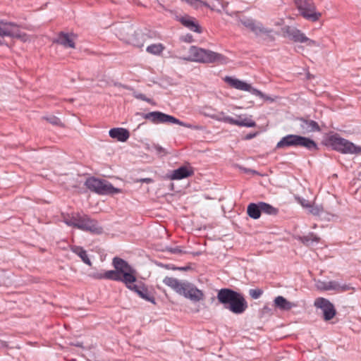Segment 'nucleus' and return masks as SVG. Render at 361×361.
<instances>
[{"instance_id":"nucleus-1","label":"nucleus","mask_w":361,"mask_h":361,"mask_svg":"<svg viewBox=\"0 0 361 361\" xmlns=\"http://www.w3.org/2000/svg\"><path fill=\"white\" fill-rule=\"evenodd\" d=\"M163 283L172 288L178 294L184 296L193 302H197L204 300L203 292L198 289L193 283L188 281H180L176 278L166 276Z\"/></svg>"},{"instance_id":"nucleus-2","label":"nucleus","mask_w":361,"mask_h":361,"mask_svg":"<svg viewBox=\"0 0 361 361\" xmlns=\"http://www.w3.org/2000/svg\"><path fill=\"white\" fill-rule=\"evenodd\" d=\"M114 270H109L108 275L113 277L114 281H120L124 284L137 282L136 271L128 262L118 257L112 259Z\"/></svg>"},{"instance_id":"nucleus-3","label":"nucleus","mask_w":361,"mask_h":361,"mask_svg":"<svg viewBox=\"0 0 361 361\" xmlns=\"http://www.w3.org/2000/svg\"><path fill=\"white\" fill-rule=\"evenodd\" d=\"M184 59L203 63H216L218 64H226L228 62V59L225 56L195 46H192L190 48L189 56Z\"/></svg>"},{"instance_id":"nucleus-4","label":"nucleus","mask_w":361,"mask_h":361,"mask_svg":"<svg viewBox=\"0 0 361 361\" xmlns=\"http://www.w3.org/2000/svg\"><path fill=\"white\" fill-rule=\"evenodd\" d=\"M302 147L314 152L318 150L317 144L312 139L300 135L289 134L283 137L276 144V149Z\"/></svg>"},{"instance_id":"nucleus-5","label":"nucleus","mask_w":361,"mask_h":361,"mask_svg":"<svg viewBox=\"0 0 361 361\" xmlns=\"http://www.w3.org/2000/svg\"><path fill=\"white\" fill-rule=\"evenodd\" d=\"M327 145L333 149L343 154H359L361 152V147L356 146L348 140L342 138L338 134L330 135L326 139Z\"/></svg>"},{"instance_id":"nucleus-6","label":"nucleus","mask_w":361,"mask_h":361,"mask_svg":"<svg viewBox=\"0 0 361 361\" xmlns=\"http://www.w3.org/2000/svg\"><path fill=\"white\" fill-rule=\"evenodd\" d=\"M295 4L300 14L306 20L317 22L322 16V13L317 11V7L313 0H294Z\"/></svg>"},{"instance_id":"nucleus-7","label":"nucleus","mask_w":361,"mask_h":361,"mask_svg":"<svg viewBox=\"0 0 361 361\" xmlns=\"http://www.w3.org/2000/svg\"><path fill=\"white\" fill-rule=\"evenodd\" d=\"M224 80L226 82H227L231 87L236 89V90H243V91H247V92H249L250 93H251L253 95H255V96H257L263 99H265V100H269L271 102H273L274 99H271L270 97L264 94L263 92H262L260 90L256 89V88H254L251 86V85L243 81V80H238L237 78H233L232 77H230V76H226L225 78H224Z\"/></svg>"},{"instance_id":"nucleus-8","label":"nucleus","mask_w":361,"mask_h":361,"mask_svg":"<svg viewBox=\"0 0 361 361\" xmlns=\"http://www.w3.org/2000/svg\"><path fill=\"white\" fill-rule=\"evenodd\" d=\"M142 117L149 120L153 123H173L178 124L180 126L188 127V125L175 118L173 116L162 113L161 111H152L147 114H144Z\"/></svg>"},{"instance_id":"nucleus-9","label":"nucleus","mask_w":361,"mask_h":361,"mask_svg":"<svg viewBox=\"0 0 361 361\" xmlns=\"http://www.w3.org/2000/svg\"><path fill=\"white\" fill-rule=\"evenodd\" d=\"M240 22L256 36L265 35L271 40H274V37L272 35L274 30L264 27L262 23L252 18L240 19Z\"/></svg>"},{"instance_id":"nucleus-10","label":"nucleus","mask_w":361,"mask_h":361,"mask_svg":"<svg viewBox=\"0 0 361 361\" xmlns=\"http://www.w3.org/2000/svg\"><path fill=\"white\" fill-rule=\"evenodd\" d=\"M77 228L94 234H101L103 232V228L99 225L98 222L87 215H80Z\"/></svg>"},{"instance_id":"nucleus-11","label":"nucleus","mask_w":361,"mask_h":361,"mask_svg":"<svg viewBox=\"0 0 361 361\" xmlns=\"http://www.w3.org/2000/svg\"><path fill=\"white\" fill-rule=\"evenodd\" d=\"M135 282H130V283L125 284L127 288L135 292L142 299L155 304V299L153 295L148 290L147 286L141 281L135 283Z\"/></svg>"},{"instance_id":"nucleus-12","label":"nucleus","mask_w":361,"mask_h":361,"mask_svg":"<svg viewBox=\"0 0 361 361\" xmlns=\"http://www.w3.org/2000/svg\"><path fill=\"white\" fill-rule=\"evenodd\" d=\"M314 306L322 310L324 319L326 321L331 320L336 315V311L334 305L326 298H317L314 301Z\"/></svg>"},{"instance_id":"nucleus-13","label":"nucleus","mask_w":361,"mask_h":361,"mask_svg":"<svg viewBox=\"0 0 361 361\" xmlns=\"http://www.w3.org/2000/svg\"><path fill=\"white\" fill-rule=\"evenodd\" d=\"M239 294L240 293L233 289L224 288L218 291L216 298L225 308L228 309V306L232 305Z\"/></svg>"},{"instance_id":"nucleus-14","label":"nucleus","mask_w":361,"mask_h":361,"mask_svg":"<svg viewBox=\"0 0 361 361\" xmlns=\"http://www.w3.org/2000/svg\"><path fill=\"white\" fill-rule=\"evenodd\" d=\"M299 125V132L301 134H308L313 132H319L321 128L317 122L303 117L297 118Z\"/></svg>"},{"instance_id":"nucleus-15","label":"nucleus","mask_w":361,"mask_h":361,"mask_svg":"<svg viewBox=\"0 0 361 361\" xmlns=\"http://www.w3.org/2000/svg\"><path fill=\"white\" fill-rule=\"evenodd\" d=\"M247 307V302L244 296L240 293L232 305L228 306V310L233 314H241Z\"/></svg>"},{"instance_id":"nucleus-16","label":"nucleus","mask_w":361,"mask_h":361,"mask_svg":"<svg viewBox=\"0 0 361 361\" xmlns=\"http://www.w3.org/2000/svg\"><path fill=\"white\" fill-rule=\"evenodd\" d=\"M193 173L194 171L192 168L182 166L172 171L169 177L171 180H181L192 176Z\"/></svg>"},{"instance_id":"nucleus-17","label":"nucleus","mask_w":361,"mask_h":361,"mask_svg":"<svg viewBox=\"0 0 361 361\" xmlns=\"http://www.w3.org/2000/svg\"><path fill=\"white\" fill-rule=\"evenodd\" d=\"M284 32L290 39L295 42L303 43L305 40H307V37L305 35L295 27L287 26L285 27Z\"/></svg>"},{"instance_id":"nucleus-18","label":"nucleus","mask_w":361,"mask_h":361,"mask_svg":"<svg viewBox=\"0 0 361 361\" xmlns=\"http://www.w3.org/2000/svg\"><path fill=\"white\" fill-rule=\"evenodd\" d=\"M111 138L120 142H126L130 137V133L127 129L123 128H111L109 132Z\"/></svg>"},{"instance_id":"nucleus-19","label":"nucleus","mask_w":361,"mask_h":361,"mask_svg":"<svg viewBox=\"0 0 361 361\" xmlns=\"http://www.w3.org/2000/svg\"><path fill=\"white\" fill-rule=\"evenodd\" d=\"M71 36H74V35L61 32L54 42L59 44L66 48H75V42Z\"/></svg>"},{"instance_id":"nucleus-20","label":"nucleus","mask_w":361,"mask_h":361,"mask_svg":"<svg viewBox=\"0 0 361 361\" xmlns=\"http://www.w3.org/2000/svg\"><path fill=\"white\" fill-rule=\"evenodd\" d=\"M274 306L283 311H288L297 307V304L287 300L284 297L279 295L274 300Z\"/></svg>"},{"instance_id":"nucleus-21","label":"nucleus","mask_w":361,"mask_h":361,"mask_svg":"<svg viewBox=\"0 0 361 361\" xmlns=\"http://www.w3.org/2000/svg\"><path fill=\"white\" fill-rule=\"evenodd\" d=\"M16 27L13 23L0 20V37H13V28Z\"/></svg>"},{"instance_id":"nucleus-22","label":"nucleus","mask_w":361,"mask_h":361,"mask_svg":"<svg viewBox=\"0 0 361 361\" xmlns=\"http://www.w3.org/2000/svg\"><path fill=\"white\" fill-rule=\"evenodd\" d=\"M120 192V189L114 188L109 181L103 180L98 194L102 195H113L119 193Z\"/></svg>"},{"instance_id":"nucleus-23","label":"nucleus","mask_w":361,"mask_h":361,"mask_svg":"<svg viewBox=\"0 0 361 361\" xmlns=\"http://www.w3.org/2000/svg\"><path fill=\"white\" fill-rule=\"evenodd\" d=\"M227 120L231 121V124L236 125L238 126L251 128L255 127L256 126V123L251 118L248 117L242 118L241 116H240L238 119H234L233 118L232 119Z\"/></svg>"},{"instance_id":"nucleus-24","label":"nucleus","mask_w":361,"mask_h":361,"mask_svg":"<svg viewBox=\"0 0 361 361\" xmlns=\"http://www.w3.org/2000/svg\"><path fill=\"white\" fill-rule=\"evenodd\" d=\"M181 23L190 29V30L195 32L197 33H201L202 29L200 25L196 23L192 18L189 17H183L180 18Z\"/></svg>"},{"instance_id":"nucleus-25","label":"nucleus","mask_w":361,"mask_h":361,"mask_svg":"<svg viewBox=\"0 0 361 361\" xmlns=\"http://www.w3.org/2000/svg\"><path fill=\"white\" fill-rule=\"evenodd\" d=\"M102 180H103L102 179L91 177L87 178L85 181V185L89 190L98 194L102 183Z\"/></svg>"},{"instance_id":"nucleus-26","label":"nucleus","mask_w":361,"mask_h":361,"mask_svg":"<svg viewBox=\"0 0 361 361\" xmlns=\"http://www.w3.org/2000/svg\"><path fill=\"white\" fill-rule=\"evenodd\" d=\"M247 214L250 218L258 219L262 214L261 209L259 208V202L249 204L247 208Z\"/></svg>"},{"instance_id":"nucleus-27","label":"nucleus","mask_w":361,"mask_h":361,"mask_svg":"<svg viewBox=\"0 0 361 361\" xmlns=\"http://www.w3.org/2000/svg\"><path fill=\"white\" fill-rule=\"evenodd\" d=\"M328 283V290H336L337 292H345L350 290L352 288L348 284H340L338 281H327Z\"/></svg>"},{"instance_id":"nucleus-28","label":"nucleus","mask_w":361,"mask_h":361,"mask_svg":"<svg viewBox=\"0 0 361 361\" xmlns=\"http://www.w3.org/2000/svg\"><path fill=\"white\" fill-rule=\"evenodd\" d=\"M80 218V214L79 213H72L70 214H66L63 216V222L70 226H73L74 228H77V225H78L79 221Z\"/></svg>"},{"instance_id":"nucleus-29","label":"nucleus","mask_w":361,"mask_h":361,"mask_svg":"<svg viewBox=\"0 0 361 361\" xmlns=\"http://www.w3.org/2000/svg\"><path fill=\"white\" fill-rule=\"evenodd\" d=\"M71 250L73 253L79 256L85 264L91 265V262L87 255V252L82 247L74 245L71 247Z\"/></svg>"},{"instance_id":"nucleus-30","label":"nucleus","mask_w":361,"mask_h":361,"mask_svg":"<svg viewBox=\"0 0 361 361\" xmlns=\"http://www.w3.org/2000/svg\"><path fill=\"white\" fill-rule=\"evenodd\" d=\"M259 208L261 209V212H263L266 214L276 216L279 213V209L267 202H259Z\"/></svg>"},{"instance_id":"nucleus-31","label":"nucleus","mask_w":361,"mask_h":361,"mask_svg":"<svg viewBox=\"0 0 361 361\" xmlns=\"http://www.w3.org/2000/svg\"><path fill=\"white\" fill-rule=\"evenodd\" d=\"M203 6L210 8L212 11H216L220 13V8H224V3L222 0H211L209 2L205 1V2H203Z\"/></svg>"},{"instance_id":"nucleus-32","label":"nucleus","mask_w":361,"mask_h":361,"mask_svg":"<svg viewBox=\"0 0 361 361\" xmlns=\"http://www.w3.org/2000/svg\"><path fill=\"white\" fill-rule=\"evenodd\" d=\"M300 240L304 245L311 246L314 243H318L319 241V238L313 233H310L307 235L301 237Z\"/></svg>"},{"instance_id":"nucleus-33","label":"nucleus","mask_w":361,"mask_h":361,"mask_svg":"<svg viewBox=\"0 0 361 361\" xmlns=\"http://www.w3.org/2000/svg\"><path fill=\"white\" fill-rule=\"evenodd\" d=\"M164 49V46L161 44H153L148 46L146 49L148 53L159 55L161 54L163 50Z\"/></svg>"},{"instance_id":"nucleus-34","label":"nucleus","mask_w":361,"mask_h":361,"mask_svg":"<svg viewBox=\"0 0 361 361\" xmlns=\"http://www.w3.org/2000/svg\"><path fill=\"white\" fill-rule=\"evenodd\" d=\"M150 150L154 152L159 157H164L169 154L168 151L159 144H152Z\"/></svg>"},{"instance_id":"nucleus-35","label":"nucleus","mask_w":361,"mask_h":361,"mask_svg":"<svg viewBox=\"0 0 361 361\" xmlns=\"http://www.w3.org/2000/svg\"><path fill=\"white\" fill-rule=\"evenodd\" d=\"M90 276L92 279H108V280L114 281L112 276L111 277L109 276L108 271H105L104 272H102V271L94 272V273H92Z\"/></svg>"},{"instance_id":"nucleus-36","label":"nucleus","mask_w":361,"mask_h":361,"mask_svg":"<svg viewBox=\"0 0 361 361\" xmlns=\"http://www.w3.org/2000/svg\"><path fill=\"white\" fill-rule=\"evenodd\" d=\"M43 119L46 120L53 126H62L61 121L58 117L55 116H44Z\"/></svg>"},{"instance_id":"nucleus-37","label":"nucleus","mask_w":361,"mask_h":361,"mask_svg":"<svg viewBox=\"0 0 361 361\" xmlns=\"http://www.w3.org/2000/svg\"><path fill=\"white\" fill-rule=\"evenodd\" d=\"M212 118H215L216 121H222L224 123H228L231 124V121L227 119H232L233 118L228 116H226L223 112L219 114L218 115L213 116Z\"/></svg>"},{"instance_id":"nucleus-38","label":"nucleus","mask_w":361,"mask_h":361,"mask_svg":"<svg viewBox=\"0 0 361 361\" xmlns=\"http://www.w3.org/2000/svg\"><path fill=\"white\" fill-rule=\"evenodd\" d=\"M203 2H205V0H186V3L195 9L203 6Z\"/></svg>"},{"instance_id":"nucleus-39","label":"nucleus","mask_w":361,"mask_h":361,"mask_svg":"<svg viewBox=\"0 0 361 361\" xmlns=\"http://www.w3.org/2000/svg\"><path fill=\"white\" fill-rule=\"evenodd\" d=\"M263 291L259 288L250 289L249 295L253 299H258L262 295Z\"/></svg>"},{"instance_id":"nucleus-40","label":"nucleus","mask_w":361,"mask_h":361,"mask_svg":"<svg viewBox=\"0 0 361 361\" xmlns=\"http://www.w3.org/2000/svg\"><path fill=\"white\" fill-rule=\"evenodd\" d=\"M133 95L135 98L136 99H140V100H142V101H145L148 103H152V99H149V98H147L146 96L140 92H134L133 93Z\"/></svg>"},{"instance_id":"nucleus-41","label":"nucleus","mask_w":361,"mask_h":361,"mask_svg":"<svg viewBox=\"0 0 361 361\" xmlns=\"http://www.w3.org/2000/svg\"><path fill=\"white\" fill-rule=\"evenodd\" d=\"M168 250L169 252H170L171 253H173V254H178V255H181L183 253H185V252H183L180 247H169L168 248Z\"/></svg>"},{"instance_id":"nucleus-42","label":"nucleus","mask_w":361,"mask_h":361,"mask_svg":"<svg viewBox=\"0 0 361 361\" xmlns=\"http://www.w3.org/2000/svg\"><path fill=\"white\" fill-rule=\"evenodd\" d=\"M262 314L263 315H271L273 310L269 306L265 305L262 310Z\"/></svg>"},{"instance_id":"nucleus-43","label":"nucleus","mask_w":361,"mask_h":361,"mask_svg":"<svg viewBox=\"0 0 361 361\" xmlns=\"http://www.w3.org/2000/svg\"><path fill=\"white\" fill-rule=\"evenodd\" d=\"M317 287L318 288L321 289V290H328V283H327V281H323V282H321L319 281L317 284Z\"/></svg>"},{"instance_id":"nucleus-44","label":"nucleus","mask_w":361,"mask_h":361,"mask_svg":"<svg viewBox=\"0 0 361 361\" xmlns=\"http://www.w3.org/2000/svg\"><path fill=\"white\" fill-rule=\"evenodd\" d=\"M304 43H306L307 45L310 46V47L318 45V44L316 41L309 39L308 37H307V40H305Z\"/></svg>"},{"instance_id":"nucleus-45","label":"nucleus","mask_w":361,"mask_h":361,"mask_svg":"<svg viewBox=\"0 0 361 361\" xmlns=\"http://www.w3.org/2000/svg\"><path fill=\"white\" fill-rule=\"evenodd\" d=\"M310 212L314 215H319L320 213V208L318 207H312Z\"/></svg>"},{"instance_id":"nucleus-46","label":"nucleus","mask_w":361,"mask_h":361,"mask_svg":"<svg viewBox=\"0 0 361 361\" xmlns=\"http://www.w3.org/2000/svg\"><path fill=\"white\" fill-rule=\"evenodd\" d=\"M152 181H153L152 179L148 178H140V179L137 180V182L146 183H152Z\"/></svg>"},{"instance_id":"nucleus-47","label":"nucleus","mask_w":361,"mask_h":361,"mask_svg":"<svg viewBox=\"0 0 361 361\" xmlns=\"http://www.w3.org/2000/svg\"><path fill=\"white\" fill-rule=\"evenodd\" d=\"M243 170L245 173H252V174H258V173L256 171L253 170V169L243 168Z\"/></svg>"},{"instance_id":"nucleus-48","label":"nucleus","mask_w":361,"mask_h":361,"mask_svg":"<svg viewBox=\"0 0 361 361\" xmlns=\"http://www.w3.org/2000/svg\"><path fill=\"white\" fill-rule=\"evenodd\" d=\"M190 269V267H180L173 268L174 270H180V271H187V270H189Z\"/></svg>"},{"instance_id":"nucleus-49","label":"nucleus","mask_w":361,"mask_h":361,"mask_svg":"<svg viewBox=\"0 0 361 361\" xmlns=\"http://www.w3.org/2000/svg\"><path fill=\"white\" fill-rule=\"evenodd\" d=\"M255 135V134H249L247 135V139H251V138L254 137Z\"/></svg>"},{"instance_id":"nucleus-50","label":"nucleus","mask_w":361,"mask_h":361,"mask_svg":"<svg viewBox=\"0 0 361 361\" xmlns=\"http://www.w3.org/2000/svg\"><path fill=\"white\" fill-rule=\"evenodd\" d=\"M188 39H186L185 40L188 41V42H190V39L192 38V36L190 35V36H187Z\"/></svg>"},{"instance_id":"nucleus-51","label":"nucleus","mask_w":361,"mask_h":361,"mask_svg":"<svg viewBox=\"0 0 361 361\" xmlns=\"http://www.w3.org/2000/svg\"><path fill=\"white\" fill-rule=\"evenodd\" d=\"M304 207H310V204H303Z\"/></svg>"},{"instance_id":"nucleus-52","label":"nucleus","mask_w":361,"mask_h":361,"mask_svg":"<svg viewBox=\"0 0 361 361\" xmlns=\"http://www.w3.org/2000/svg\"><path fill=\"white\" fill-rule=\"evenodd\" d=\"M0 44H1V42H0Z\"/></svg>"}]
</instances>
